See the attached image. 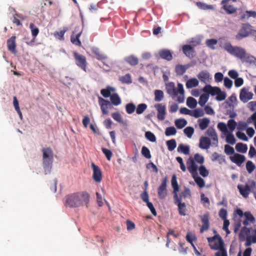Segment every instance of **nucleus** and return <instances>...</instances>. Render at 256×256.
I'll list each match as a JSON object with an SVG mask.
<instances>
[{
    "mask_svg": "<svg viewBox=\"0 0 256 256\" xmlns=\"http://www.w3.org/2000/svg\"><path fill=\"white\" fill-rule=\"evenodd\" d=\"M90 196L86 192H80L69 194L64 198V204L70 208H78L86 204Z\"/></svg>",
    "mask_w": 256,
    "mask_h": 256,
    "instance_id": "nucleus-1",
    "label": "nucleus"
},
{
    "mask_svg": "<svg viewBox=\"0 0 256 256\" xmlns=\"http://www.w3.org/2000/svg\"><path fill=\"white\" fill-rule=\"evenodd\" d=\"M42 152L44 168L46 174H48L51 170L54 154L50 148H43Z\"/></svg>",
    "mask_w": 256,
    "mask_h": 256,
    "instance_id": "nucleus-2",
    "label": "nucleus"
},
{
    "mask_svg": "<svg viewBox=\"0 0 256 256\" xmlns=\"http://www.w3.org/2000/svg\"><path fill=\"white\" fill-rule=\"evenodd\" d=\"M224 49L230 54L237 58L242 60L246 54V50L239 46H233L230 42H226L224 46Z\"/></svg>",
    "mask_w": 256,
    "mask_h": 256,
    "instance_id": "nucleus-3",
    "label": "nucleus"
},
{
    "mask_svg": "<svg viewBox=\"0 0 256 256\" xmlns=\"http://www.w3.org/2000/svg\"><path fill=\"white\" fill-rule=\"evenodd\" d=\"M209 246L212 250H220V252L226 250L224 248V242L222 237L219 234H216L212 237L207 238Z\"/></svg>",
    "mask_w": 256,
    "mask_h": 256,
    "instance_id": "nucleus-4",
    "label": "nucleus"
},
{
    "mask_svg": "<svg viewBox=\"0 0 256 256\" xmlns=\"http://www.w3.org/2000/svg\"><path fill=\"white\" fill-rule=\"evenodd\" d=\"M234 214L238 215L240 218L244 216V220L243 221V224L245 226L248 225L249 222L254 223L256 221L254 217L252 216L250 212H243L242 210L240 208H238L234 212Z\"/></svg>",
    "mask_w": 256,
    "mask_h": 256,
    "instance_id": "nucleus-5",
    "label": "nucleus"
},
{
    "mask_svg": "<svg viewBox=\"0 0 256 256\" xmlns=\"http://www.w3.org/2000/svg\"><path fill=\"white\" fill-rule=\"evenodd\" d=\"M251 26L247 23L242 24L238 33L236 36V40H241L248 36L251 33Z\"/></svg>",
    "mask_w": 256,
    "mask_h": 256,
    "instance_id": "nucleus-6",
    "label": "nucleus"
},
{
    "mask_svg": "<svg viewBox=\"0 0 256 256\" xmlns=\"http://www.w3.org/2000/svg\"><path fill=\"white\" fill-rule=\"evenodd\" d=\"M167 178L165 177L162 180L161 184L158 188V198L163 200L167 196Z\"/></svg>",
    "mask_w": 256,
    "mask_h": 256,
    "instance_id": "nucleus-7",
    "label": "nucleus"
},
{
    "mask_svg": "<svg viewBox=\"0 0 256 256\" xmlns=\"http://www.w3.org/2000/svg\"><path fill=\"white\" fill-rule=\"evenodd\" d=\"M74 57L76 65L84 72H86L87 63L86 56L76 52H74Z\"/></svg>",
    "mask_w": 256,
    "mask_h": 256,
    "instance_id": "nucleus-8",
    "label": "nucleus"
},
{
    "mask_svg": "<svg viewBox=\"0 0 256 256\" xmlns=\"http://www.w3.org/2000/svg\"><path fill=\"white\" fill-rule=\"evenodd\" d=\"M157 112V118L159 120L162 121L165 119L166 114V106L162 104H156L154 105Z\"/></svg>",
    "mask_w": 256,
    "mask_h": 256,
    "instance_id": "nucleus-9",
    "label": "nucleus"
},
{
    "mask_svg": "<svg viewBox=\"0 0 256 256\" xmlns=\"http://www.w3.org/2000/svg\"><path fill=\"white\" fill-rule=\"evenodd\" d=\"M98 102L102 114H108V109L112 108V104L108 100H104L101 97L98 98Z\"/></svg>",
    "mask_w": 256,
    "mask_h": 256,
    "instance_id": "nucleus-10",
    "label": "nucleus"
},
{
    "mask_svg": "<svg viewBox=\"0 0 256 256\" xmlns=\"http://www.w3.org/2000/svg\"><path fill=\"white\" fill-rule=\"evenodd\" d=\"M92 168L93 170L92 178L97 182H100L102 180V172L100 168L94 162L92 164Z\"/></svg>",
    "mask_w": 256,
    "mask_h": 256,
    "instance_id": "nucleus-11",
    "label": "nucleus"
},
{
    "mask_svg": "<svg viewBox=\"0 0 256 256\" xmlns=\"http://www.w3.org/2000/svg\"><path fill=\"white\" fill-rule=\"evenodd\" d=\"M253 94L246 88H242L240 94V98L243 102H246L252 98Z\"/></svg>",
    "mask_w": 256,
    "mask_h": 256,
    "instance_id": "nucleus-12",
    "label": "nucleus"
},
{
    "mask_svg": "<svg viewBox=\"0 0 256 256\" xmlns=\"http://www.w3.org/2000/svg\"><path fill=\"white\" fill-rule=\"evenodd\" d=\"M186 164L188 170L192 176L198 174V166L193 158L190 157L186 162Z\"/></svg>",
    "mask_w": 256,
    "mask_h": 256,
    "instance_id": "nucleus-13",
    "label": "nucleus"
},
{
    "mask_svg": "<svg viewBox=\"0 0 256 256\" xmlns=\"http://www.w3.org/2000/svg\"><path fill=\"white\" fill-rule=\"evenodd\" d=\"M174 198V204L178 206L180 214V216H185L186 215V206L184 202H182V196H178V198Z\"/></svg>",
    "mask_w": 256,
    "mask_h": 256,
    "instance_id": "nucleus-14",
    "label": "nucleus"
},
{
    "mask_svg": "<svg viewBox=\"0 0 256 256\" xmlns=\"http://www.w3.org/2000/svg\"><path fill=\"white\" fill-rule=\"evenodd\" d=\"M254 229L252 228H247L246 226H244L240 230L239 234V238L240 240H244L248 236H252V232Z\"/></svg>",
    "mask_w": 256,
    "mask_h": 256,
    "instance_id": "nucleus-15",
    "label": "nucleus"
},
{
    "mask_svg": "<svg viewBox=\"0 0 256 256\" xmlns=\"http://www.w3.org/2000/svg\"><path fill=\"white\" fill-rule=\"evenodd\" d=\"M201 220L202 224L200 228V232L202 233L204 231L207 230L209 228V214L208 212L204 214L202 216Z\"/></svg>",
    "mask_w": 256,
    "mask_h": 256,
    "instance_id": "nucleus-16",
    "label": "nucleus"
},
{
    "mask_svg": "<svg viewBox=\"0 0 256 256\" xmlns=\"http://www.w3.org/2000/svg\"><path fill=\"white\" fill-rule=\"evenodd\" d=\"M166 88L167 93L170 94L172 98H174L178 95V89L175 88L174 83L170 82L166 84Z\"/></svg>",
    "mask_w": 256,
    "mask_h": 256,
    "instance_id": "nucleus-17",
    "label": "nucleus"
},
{
    "mask_svg": "<svg viewBox=\"0 0 256 256\" xmlns=\"http://www.w3.org/2000/svg\"><path fill=\"white\" fill-rule=\"evenodd\" d=\"M211 145V140L206 136H202L200 139L199 147L204 150L209 148Z\"/></svg>",
    "mask_w": 256,
    "mask_h": 256,
    "instance_id": "nucleus-18",
    "label": "nucleus"
},
{
    "mask_svg": "<svg viewBox=\"0 0 256 256\" xmlns=\"http://www.w3.org/2000/svg\"><path fill=\"white\" fill-rule=\"evenodd\" d=\"M230 160L232 162L240 166L246 160V158L240 154H234L233 156L230 157Z\"/></svg>",
    "mask_w": 256,
    "mask_h": 256,
    "instance_id": "nucleus-19",
    "label": "nucleus"
},
{
    "mask_svg": "<svg viewBox=\"0 0 256 256\" xmlns=\"http://www.w3.org/2000/svg\"><path fill=\"white\" fill-rule=\"evenodd\" d=\"M238 188L239 190L240 194L244 198H248L250 192V186L248 184L246 185L238 184Z\"/></svg>",
    "mask_w": 256,
    "mask_h": 256,
    "instance_id": "nucleus-20",
    "label": "nucleus"
},
{
    "mask_svg": "<svg viewBox=\"0 0 256 256\" xmlns=\"http://www.w3.org/2000/svg\"><path fill=\"white\" fill-rule=\"evenodd\" d=\"M220 88L218 87H212L210 85H206L202 89V90L208 95L210 94L212 96H216L220 92Z\"/></svg>",
    "mask_w": 256,
    "mask_h": 256,
    "instance_id": "nucleus-21",
    "label": "nucleus"
},
{
    "mask_svg": "<svg viewBox=\"0 0 256 256\" xmlns=\"http://www.w3.org/2000/svg\"><path fill=\"white\" fill-rule=\"evenodd\" d=\"M16 36H12L10 38L7 40V46L8 50L12 53L15 54L16 52Z\"/></svg>",
    "mask_w": 256,
    "mask_h": 256,
    "instance_id": "nucleus-22",
    "label": "nucleus"
},
{
    "mask_svg": "<svg viewBox=\"0 0 256 256\" xmlns=\"http://www.w3.org/2000/svg\"><path fill=\"white\" fill-rule=\"evenodd\" d=\"M158 54L162 59L170 61L172 59V55L170 51L166 49H162L158 52Z\"/></svg>",
    "mask_w": 256,
    "mask_h": 256,
    "instance_id": "nucleus-23",
    "label": "nucleus"
},
{
    "mask_svg": "<svg viewBox=\"0 0 256 256\" xmlns=\"http://www.w3.org/2000/svg\"><path fill=\"white\" fill-rule=\"evenodd\" d=\"M76 31V30H75V31L73 32V34H72L70 36V41L74 44L80 46H82V43L80 40V37L82 34V31L81 30L78 33L74 34Z\"/></svg>",
    "mask_w": 256,
    "mask_h": 256,
    "instance_id": "nucleus-24",
    "label": "nucleus"
},
{
    "mask_svg": "<svg viewBox=\"0 0 256 256\" xmlns=\"http://www.w3.org/2000/svg\"><path fill=\"white\" fill-rule=\"evenodd\" d=\"M206 134L208 136L210 137L211 139L213 141V144H217L218 143V138L216 132L215 130L212 128H210L208 129L206 132Z\"/></svg>",
    "mask_w": 256,
    "mask_h": 256,
    "instance_id": "nucleus-25",
    "label": "nucleus"
},
{
    "mask_svg": "<svg viewBox=\"0 0 256 256\" xmlns=\"http://www.w3.org/2000/svg\"><path fill=\"white\" fill-rule=\"evenodd\" d=\"M182 51L184 54L190 58H193L194 56V50L190 45H184L182 46Z\"/></svg>",
    "mask_w": 256,
    "mask_h": 256,
    "instance_id": "nucleus-26",
    "label": "nucleus"
},
{
    "mask_svg": "<svg viewBox=\"0 0 256 256\" xmlns=\"http://www.w3.org/2000/svg\"><path fill=\"white\" fill-rule=\"evenodd\" d=\"M172 186L173 188L174 198H178V195L177 192L179 190V186L178 185L176 177V175H173L171 180Z\"/></svg>",
    "mask_w": 256,
    "mask_h": 256,
    "instance_id": "nucleus-27",
    "label": "nucleus"
},
{
    "mask_svg": "<svg viewBox=\"0 0 256 256\" xmlns=\"http://www.w3.org/2000/svg\"><path fill=\"white\" fill-rule=\"evenodd\" d=\"M180 94L178 96L177 101L179 103H182L184 102V90L183 85L180 83L178 84V94Z\"/></svg>",
    "mask_w": 256,
    "mask_h": 256,
    "instance_id": "nucleus-28",
    "label": "nucleus"
},
{
    "mask_svg": "<svg viewBox=\"0 0 256 256\" xmlns=\"http://www.w3.org/2000/svg\"><path fill=\"white\" fill-rule=\"evenodd\" d=\"M116 89L112 86H107L106 88H103L100 90V94L104 98L110 97L111 92H114Z\"/></svg>",
    "mask_w": 256,
    "mask_h": 256,
    "instance_id": "nucleus-29",
    "label": "nucleus"
},
{
    "mask_svg": "<svg viewBox=\"0 0 256 256\" xmlns=\"http://www.w3.org/2000/svg\"><path fill=\"white\" fill-rule=\"evenodd\" d=\"M198 123L200 128L201 130H204L208 127L210 123V120L208 118H204L202 119L198 120Z\"/></svg>",
    "mask_w": 256,
    "mask_h": 256,
    "instance_id": "nucleus-30",
    "label": "nucleus"
},
{
    "mask_svg": "<svg viewBox=\"0 0 256 256\" xmlns=\"http://www.w3.org/2000/svg\"><path fill=\"white\" fill-rule=\"evenodd\" d=\"M210 74L206 70L200 72L198 75V78L202 82L206 83L210 78Z\"/></svg>",
    "mask_w": 256,
    "mask_h": 256,
    "instance_id": "nucleus-31",
    "label": "nucleus"
},
{
    "mask_svg": "<svg viewBox=\"0 0 256 256\" xmlns=\"http://www.w3.org/2000/svg\"><path fill=\"white\" fill-rule=\"evenodd\" d=\"M245 239L246 240L245 246H250L252 242L256 243V228H254L252 232V236H248Z\"/></svg>",
    "mask_w": 256,
    "mask_h": 256,
    "instance_id": "nucleus-32",
    "label": "nucleus"
},
{
    "mask_svg": "<svg viewBox=\"0 0 256 256\" xmlns=\"http://www.w3.org/2000/svg\"><path fill=\"white\" fill-rule=\"evenodd\" d=\"M111 102L114 106H118L121 104V99L116 93L112 94L110 97Z\"/></svg>",
    "mask_w": 256,
    "mask_h": 256,
    "instance_id": "nucleus-33",
    "label": "nucleus"
},
{
    "mask_svg": "<svg viewBox=\"0 0 256 256\" xmlns=\"http://www.w3.org/2000/svg\"><path fill=\"white\" fill-rule=\"evenodd\" d=\"M198 81L196 78H192L188 80L186 84L187 88H191L194 87L198 86Z\"/></svg>",
    "mask_w": 256,
    "mask_h": 256,
    "instance_id": "nucleus-34",
    "label": "nucleus"
},
{
    "mask_svg": "<svg viewBox=\"0 0 256 256\" xmlns=\"http://www.w3.org/2000/svg\"><path fill=\"white\" fill-rule=\"evenodd\" d=\"M125 60L132 66L137 65L138 62V58L134 56H130L126 58Z\"/></svg>",
    "mask_w": 256,
    "mask_h": 256,
    "instance_id": "nucleus-35",
    "label": "nucleus"
},
{
    "mask_svg": "<svg viewBox=\"0 0 256 256\" xmlns=\"http://www.w3.org/2000/svg\"><path fill=\"white\" fill-rule=\"evenodd\" d=\"M250 17L256 18V12L253 10H246L240 16V19L248 18Z\"/></svg>",
    "mask_w": 256,
    "mask_h": 256,
    "instance_id": "nucleus-36",
    "label": "nucleus"
},
{
    "mask_svg": "<svg viewBox=\"0 0 256 256\" xmlns=\"http://www.w3.org/2000/svg\"><path fill=\"white\" fill-rule=\"evenodd\" d=\"M236 150L238 152L246 153L248 150L247 145L242 142H238L236 146Z\"/></svg>",
    "mask_w": 256,
    "mask_h": 256,
    "instance_id": "nucleus-37",
    "label": "nucleus"
},
{
    "mask_svg": "<svg viewBox=\"0 0 256 256\" xmlns=\"http://www.w3.org/2000/svg\"><path fill=\"white\" fill-rule=\"evenodd\" d=\"M177 150L179 152H182L186 155L190 154V148L188 146H184L182 144H179Z\"/></svg>",
    "mask_w": 256,
    "mask_h": 256,
    "instance_id": "nucleus-38",
    "label": "nucleus"
},
{
    "mask_svg": "<svg viewBox=\"0 0 256 256\" xmlns=\"http://www.w3.org/2000/svg\"><path fill=\"white\" fill-rule=\"evenodd\" d=\"M243 62L248 64H255L256 62V58L252 56L247 54L246 52L244 58L241 60Z\"/></svg>",
    "mask_w": 256,
    "mask_h": 256,
    "instance_id": "nucleus-39",
    "label": "nucleus"
},
{
    "mask_svg": "<svg viewBox=\"0 0 256 256\" xmlns=\"http://www.w3.org/2000/svg\"><path fill=\"white\" fill-rule=\"evenodd\" d=\"M176 127L178 129H182L187 124V122L184 119H177L174 122Z\"/></svg>",
    "mask_w": 256,
    "mask_h": 256,
    "instance_id": "nucleus-40",
    "label": "nucleus"
},
{
    "mask_svg": "<svg viewBox=\"0 0 256 256\" xmlns=\"http://www.w3.org/2000/svg\"><path fill=\"white\" fill-rule=\"evenodd\" d=\"M188 66L178 64L176 66V72L178 75H182L186 71Z\"/></svg>",
    "mask_w": 256,
    "mask_h": 256,
    "instance_id": "nucleus-41",
    "label": "nucleus"
},
{
    "mask_svg": "<svg viewBox=\"0 0 256 256\" xmlns=\"http://www.w3.org/2000/svg\"><path fill=\"white\" fill-rule=\"evenodd\" d=\"M119 80L122 84H130L132 82L131 76L130 74H127L124 76L120 77Z\"/></svg>",
    "mask_w": 256,
    "mask_h": 256,
    "instance_id": "nucleus-42",
    "label": "nucleus"
},
{
    "mask_svg": "<svg viewBox=\"0 0 256 256\" xmlns=\"http://www.w3.org/2000/svg\"><path fill=\"white\" fill-rule=\"evenodd\" d=\"M154 100L157 102L162 101L164 98V92L161 90H156L154 92Z\"/></svg>",
    "mask_w": 256,
    "mask_h": 256,
    "instance_id": "nucleus-43",
    "label": "nucleus"
},
{
    "mask_svg": "<svg viewBox=\"0 0 256 256\" xmlns=\"http://www.w3.org/2000/svg\"><path fill=\"white\" fill-rule=\"evenodd\" d=\"M192 176L194 182L200 188H202L204 186V181L202 178L198 176V174H194Z\"/></svg>",
    "mask_w": 256,
    "mask_h": 256,
    "instance_id": "nucleus-44",
    "label": "nucleus"
},
{
    "mask_svg": "<svg viewBox=\"0 0 256 256\" xmlns=\"http://www.w3.org/2000/svg\"><path fill=\"white\" fill-rule=\"evenodd\" d=\"M223 8L228 14H232L236 11V8L231 4H224L223 6Z\"/></svg>",
    "mask_w": 256,
    "mask_h": 256,
    "instance_id": "nucleus-45",
    "label": "nucleus"
},
{
    "mask_svg": "<svg viewBox=\"0 0 256 256\" xmlns=\"http://www.w3.org/2000/svg\"><path fill=\"white\" fill-rule=\"evenodd\" d=\"M196 5L200 9L204 10H213L214 8L213 6L208 5L202 2H196Z\"/></svg>",
    "mask_w": 256,
    "mask_h": 256,
    "instance_id": "nucleus-46",
    "label": "nucleus"
},
{
    "mask_svg": "<svg viewBox=\"0 0 256 256\" xmlns=\"http://www.w3.org/2000/svg\"><path fill=\"white\" fill-rule=\"evenodd\" d=\"M186 104L189 108H193L196 106L197 102L194 98L188 97L187 98Z\"/></svg>",
    "mask_w": 256,
    "mask_h": 256,
    "instance_id": "nucleus-47",
    "label": "nucleus"
},
{
    "mask_svg": "<svg viewBox=\"0 0 256 256\" xmlns=\"http://www.w3.org/2000/svg\"><path fill=\"white\" fill-rule=\"evenodd\" d=\"M168 148L170 151H172L176 146V142L174 139H172L166 142Z\"/></svg>",
    "mask_w": 256,
    "mask_h": 256,
    "instance_id": "nucleus-48",
    "label": "nucleus"
},
{
    "mask_svg": "<svg viewBox=\"0 0 256 256\" xmlns=\"http://www.w3.org/2000/svg\"><path fill=\"white\" fill-rule=\"evenodd\" d=\"M30 28L31 30L32 34L34 37V40L39 32V29L32 23L30 24Z\"/></svg>",
    "mask_w": 256,
    "mask_h": 256,
    "instance_id": "nucleus-49",
    "label": "nucleus"
},
{
    "mask_svg": "<svg viewBox=\"0 0 256 256\" xmlns=\"http://www.w3.org/2000/svg\"><path fill=\"white\" fill-rule=\"evenodd\" d=\"M208 95L207 94H202L199 98L198 104L202 106H204L208 100Z\"/></svg>",
    "mask_w": 256,
    "mask_h": 256,
    "instance_id": "nucleus-50",
    "label": "nucleus"
},
{
    "mask_svg": "<svg viewBox=\"0 0 256 256\" xmlns=\"http://www.w3.org/2000/svg\"><path fill=\"white\" fill-rule=\"evenodd\" d=\"M126 110L128 114H132L136 110V106L133 103H128L126 106Z\"/></svg>",
    "mask_w": 256,
    "mask_h": 256,
    "instance_id": "nucleus-51",
    "label": "nucleus"
},
{
    "mask_svg": "<svg viewBox=\"0 0 256 256\" xmlns=\"http://www.w3.org/2000/svg\"><path fill=\"white\" fill-rule=\"evenodd\" d=\"M198 170L200 172V174L203 177H206L208 176L209 172L208 170L206 168L202 165L200 166Z\"/></svg>",
    "mask_w": 256,
    "mask_h": 256,
    "instance_id": "nucleus-52",
    "label": "nucleus"
},
{
    "mask_svg": "<svg viewBox=\"0 0 256 256\" xmlns=\"http://www.w3.org/2000/svg\"><path fill=\"white\" fill-rule=\"evenodd\" d=\"M147 105L145 104H139L136 109V112L138 114H142L147 108Z\"/></svg>",
    "mask_w": 256,
    "mask_h": 256,
    "instance_id": "nucleus-53",
    "label": "nucleus"
},
{
    "mask_svg": "<svg viewBox=\"0 0 256 256\" xmlns=\"http://www.w3.org/2000/svg\"><path fill=\"white\" fill-rule=\"evenodd\" d=\"M176 130L174 126L168 127L166 129L165 134L166 136H170L176 134Z\"/></svg>",
    "mask_w": 256,
    "mask_h": 256,
    "instance_id": "nucleus-54",
    "label": "nucleus"
},
{
    "mask_svg": "<svg viewBox=\"0 0 256 256\" xmlns=\"http://www.w3.org/2000/svg\"><path fill=\"white\" fill-rule=\"evenodd\" d=\"M204 115V111L202 109L198 108L194 110L193 112H192L191 116L196 118L202 116Z\"/></svg>",
    "mask_w": 256,
    "mask_h": 256,
    "instance_id": "nucleus-55",
    "label": "nucleus"
},
{
    "mask_svg": "<svg viewBox=\"0 0 256 256\" xmlns=\"http://www.w3.org/2000/svg\"><path fill=\"white\" fill-rule=\"evenodd\" d=\"M217 43H218L217 40L216 39H214V38L208 39L206 40V46L208 48H210L212 50L214 49V46L216 45L217 44Z\"/></svg>",
    "mask_w": 256,
    "mask_h": 256,
    "instance_id": "nucleus-56",
    "label": "nucleus"
},
{
    "mask_svg": "<svg viewBox=\"0 0 256 256\" xmlns=\"http://www.w3.org/2000/svg\"><path fill=\"white\" fill-rule=\"evenodd\" d=\"M145 136L146 139L150 140L151 142H156V137L154 134L152 132H151L148 131L146 132L145 133Z\"/></svg>",
    "mask_w": 256,
    "mask_h": 256,
    "instance_id": "nucleus-57",
    "label": "nucleus"
},
{
    "mask_svg": "<svg viewBox=\"0 0 256 256\" xmlns=\"http://www.w3.org/2000/svg\"><path fill=\"white\" fill-rule=\"evenodd\" d=\"M237 124L234 120L230 119L228 120V126L231 132H232L234 130Z\"/></svg>",
    "mask_w": 256,
    "mask_h": 256,
    "instance_id": "nucleus-58",
    "label": "nucleus"
},
{
    "mask_svg": "<svg viewBox=\"0 0 256 256\" xmlns=\"http://www.w3.org/2000/svg\"><path fill=\"white\" fill-rule=\"evenodd\" d=\"M142 154L146 158L149 159L151 158L150 150L147 147L145 146H142Z\"/></svg>",
    "mask_w": 256,
    "mask_h": 256,
    "instance_id": "nucleus-59",
    "label": "nucleus"
},
{
    "mask_svg": "<svg viewBox=\"0 0 256 256\" xmlns=\"http://www.w3.org/2000/svg\"><path fill=\"white\" fill-rule=\"evenodd\" d=\"M255 165L252 161L248 160L246 163V168L248 173H252L255 169Z\"/></svg>",
    "mask_w": 256,
    "mask_h": 256,
    "instance_id": "nucleus-60",
    "label": "nucleus"
},
{
    "mask_svg": "<svg viewBox=\"0 0 256 256\" xmlns=\"http://www.w3.org/2000/svg\"><path fill=\"white\" fill-rule=\"evenodd\" d=\"M194 162H197L198 163L202 164H204V158L203 156L200 155L199 154L197 153L194 155Z\"/></svg>",
    "mask_w": 256,
    "mask_h": 256,
    "instance_id": "nucleus-61",
    "label": "nucleus"
},
{
    "mask_svg": "<svg viewBox=\"0 0 256 256\" xmlns=\"http://www.w3.org/2000/svg\"><path fill=\"white\" fill-rule=\"evenodd\" d=\"M212 161H214V160H219V161H220V160L224 161V156L218 154L216 152H214L212 154Z\"/></svg>",
    "mask_w": 256,
    "mask_h": 256,
    "instance_id": "nucleus-62",
    "label": "nucleus"
},
{
    "mask_svg": "<svg viewBox=\"0 0 256 256\" xmlns=\"http://www.w3.org/2000/svg\"><path fill=\"white\" fill-rule=\"evenodd\" d=\"M184 132L188 138H190L194 132V128L191 126H188L184 129Z\"/></svg>",
    "mask_w": 256,
    "mask_h": 256,
    "instance_id": "nucleus-63",
    "label": "nucleus"
},
{
    "mask_svg": "<svg viewBox=\"0 0 256 256\" xmlns=\"http://www.w3.org/2000/svg\"><path fill=\"white\" fill-rule=\"evenodd\" d=\"M224 152L228 155H232L234 154V150L232 146L226 144L224 146Z\"/></svg>",
    "mask_w": 256,
    "mask_h": 256,
    "instance_id": "nucleus-64",
    "label": "nucleus"
}]
</instances>
